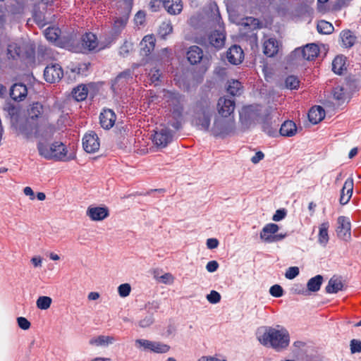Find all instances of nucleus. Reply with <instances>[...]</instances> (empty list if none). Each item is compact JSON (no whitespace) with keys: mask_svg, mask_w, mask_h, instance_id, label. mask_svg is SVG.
<instances>
[{"mask_svg":"<svg viewBox=\"0 0 361 361\" xmlns=\"http://www.w3.org/2000/svg\"><path fill=\"white\" fill-rule=\"evenodd\" d=\"M257 338L265 347H269L276 352L288 348L290 342L288 331L283 326H264L257 330Z\"/></svg>","mask_w":361,"mask_h":361,"instance_id":"1","label":"nucleus"},{"mask_svg":"<svg viewBox=\"0 0 361 361\" xmlns=\"http://www.w3.org/2000/svg\"><path fill=\"white\" fill-rule=\"evenodd\" d=\"M270 114V109L263 108L259 105H250L243 109L240 117L244 116L251 121L260 123L264 132L269 136H274L277 132V128L276 125H273Z\"/></svg>","mask_w":361,"mask_h":361,"instance_id":"2","label":"nucleus"},{"mask_svg":"<svg viewBox=\"0 0 361 361\" xmlns=\"http://www.w3.org/2000/svg\"><path fill=\"white\" fill-rule=\"evenodd\" d=\"M214 108L208 99L199 101L196 105L193 123L200 130H209Z\"/></svg>","mask_w":361,"mask_h":361,"instance_id":"3","label":"nucleus"},{"mask_svg":"<svg viewBox=\"0 0 361 361\" xmlns=\"http://www.w3.org/2000/svg\"><path fill=\"white\" fill-rule=\"evenodd\" d=\"M168 106L171 111V116L172 120L169 121V124L176 130H178L181 126L183 121V103L182 97L178 93L172 92H166L164 94Z\"/></svg>","mask_w":361,"mask_h":361,"instance_id":"4","label":"nucleus"},{"mask_svg":"<svg viewBox=\"0 0 361 361\" xmlns=\"http://www.w3.org/2000/svg\"><path fill=\"white\" fill-rule=\"evenodd\" d=\"M319 53V49L316 44H308L303 47L294 49L288 56L287 61L290 65H301L305 60H314Z\"/></svg>","mask_w":361,"mask_h":361,"instance_id":"5","label":"nucleus"},{"mask_svg":"<svg viewBox=\"0 0 361 361\" xmlns=\"http://www.w3.org/2000/svg\"><path fill=\"white\" fill-rule=\"evenodd\" d=\"M121 9L118 8L116 16L114 18L112 31L114 35L120 34L125 28L132 9V0H120L118 1Z\"/></svg>","mask_w":361,"mask_h":361,"instance_id":"6","label":"nucleus"},{"mask_svg":"<svg viewBox=\"0 0 361 361\" xmlns=\"http://www.w3.org/2000/svg\"><path fill=\"white\" fill-rule=\"evenodd\" d=\"M235 126L233 118L216 117L211 129L215 137H225L233 134Z\"/></svg>","mask_w":361,"mask_h":361,"instance_id":"7","label":"nucleus"},{"mask_svg":"<svg viewBox=\"0 0 361 361\" xmlns=\"http://www.w3.org/2000/svg\"><path fill=\"white\" fill-rule=\"evenodd\" d=\"M135 346L140 350L154 353H166L170 350V346L159 341L139 338L135 341Z\"/></svg>","mask_w":361,"mask_h":361,"instance_id":"8","label":"nucleus"},{"mask_svg":"<svg viewBox=\"0 0 361 361\" xmlns=\"http://www.w3.org/2000/svg\"><path fill=\"white\" fill-rule=\"evenodd\" d=\"M133 79L132 72L130 70H126L121 73L114 79L111 84L112 90L118 94L120 91L125 89L128 84L129 81Z\"/></svg>","mask_w":361,"mask_h":361,"instance_id":"9","label":"nucleus"},{"mask_svg":"<svg viewBox=\"0 0 361 361\" xmlns=\"http://www.w3.org/2000/svg\"><path fill=\"white\" fill-rule=\"evenodd\" d=\"M337 223L336 233L338 237L345 241L350 240L351 238V226L349 219L345 216H339Z\"/></svg>","mask_w":361,"mask_h":361,"instance_id":"10","label":"nucleus"},{"mask_svg":"<svg viewBox=\"0 0 361 361\" xmlns=\"http://www.w3.org/2000/svg\"><path fill=\"white\" fill-rule=\"evenodd\" d=\"M82 146L87 153L96 152L100 147L97 135L93 131L86 133L82 138Z\"/></svg>","mask_w":361,"mask_h":361,"instance_id":"11","label":"nucleus"},{"mask_svg":"<svg viewBox=\"0 0 361 361\" xmlns=\"http://www.w3.org/2000/svg\"><path fill=\"white\" fill-rule=\"evenodd\" d=\"M63 74V70L58 63L47 66L44 71L45 80L50 83L59 82L61 79Z\"/></svg>","mask_w":361,"mask_h":361,"instance_id":"12","label":"nucleus"},{"mask_svg":"<svg viewBox=\"0 0 361 361\" xmlns=\"http://www.w3.org/2000/svg\"><path fill=\"white\" fill-rule=\"evenodd\" d=\"M235 106L233 99L221 97L217 103L218 113L222 117L231 118V115L234 111Z\"/></svg>","mask_w":361,"mask_h":361,"instance_id":"13","label":"nucleus"},{"mask_svg":"<svg viewBox=\"0 0 361 361\" xmlns=\"http://www.w3.org/2000/svg\"><path fill=\"white\" fill-rule=\"evenodd\" d=\"M279 227L277 224L269 223L266 224L262 229L259 237L266 243H272L275 233H278Z\"/></svg>","mask_w":361,"mask_h":361,"instance_id":"14","label":"nucleus"},{"mask_svg":"<svg viewBox=\"0 0 361 361\" xmlns=\"http://www.w3.org/2000/svg\"><path fill=\"white\" fill-rule=\"evenodd\" d=\"M86 214L92 221H102L109 216V212L106 207L90 206Z\"/></svg>","mask_w":361,"mask_h":361,"instance_id":"15","label":"nucleus"},{"mask_svg":"<svg viewBox=\"0 0 361 361\" xmlns=\"http://www.w3.org/2000/svg\"><path fill=\"white\" fill-rule=\"evenodd\" d=\"M172 140L171 132L167 128H161L156 131L154 135L153 141L157 146L164 147Z\"/></svg>","mask_w":361,"mask_h":361,"instance_id":"16","label":"nucleus"},{"mask_svg":"<svg viewBox=\"0 0 361 361\" xmlns=\"http://www.w3.org/2000/svg\"><path fill=\"white\" fill-rule=\"evenodd\" d=\"M226 58L229 63L233 65L240 64L244 59V53L238 45H233L226 53Z\"/></svg>","mask_w":361,"mask_h":361,"instance_id":"17","label":"nucleus"},{"mask_svg":"<svg viewBox=\"0 0 361 361\" xmlns=\"http://www.w3.org/2000/svg\"><path fill=\"white\" fill-rule=\"evenodd\" d=\"M116 118V114L111 109H104L99 116L101 126L104 129L111 128L115 123Z\"/></svg>","mask_w":361,"mask_h":361,"instance_id":"18","label":"nucleus"},{"mask_svg":"<svg viewBox=\"0 0 361 361\" xmlns=\"http://www.w3.org/2000/svg\"><path fill=\"white\" fill-rule=\"evenodd\" d=\"M82 45L88 51H98L102 49L99 46L97 38L93 33H86L82 37Z\"/></svg>","mask_w":361,"mask_h":361,"instance_id":"19","label":"nucleus"},{"mask_svg":"<svg viewBox=\"0 0 361 361\" xmlns=\"http://www.w3.org/2000/svg\"><path fill=\"white\" fill-rule=\"evenodd\" d=\"M353 191V179L348 178L344 183L343 187L341 191L340 203L343 205L346 204L350 200Z\"/></svg>","mask_w":361,"mask_h":361,"instance_id":"20","label":"nucleus"},{"mask_svg":"<svg viewBox=\"0 0 361 361\" xmlns=\"http://www.w3.org/2000/svg\"><path fill=\"white\" fill-rule=\"evenodd\" d=\"M51 152L53 158L56 160L66 161L73 159V157H67L66 146L62 142H55L51 145Z\"/></svg>","mask_w":361,"mask_h":361,"instance_id":"21","label":"nucleus"},{"mask_svg":"<svg viewBox=\"0 0 361 361\" xmlns=\"http://www.w3.org/2000/svg\"><path fill=\"white\" fill-rule=\"evenodd\" d=\"M264 54L272 57L275 56L279 50V42L273 37L265 39L263 42Z\"/></svg>","mask_w":361,"mask_h":361,"instance_id":"22","label":"nucleus"},{"mask_svg":"<svg viewBox=\"0 0 361 361\" xmlns=\"http://www.w3.org/2000/svg\"><path fill=\"white\" fill-rule=\"evenodd\" d=\"M186 56L188 61L191 64L195 65L200 63L203 59V51L202 49L197 46H191L186 53Z\"/></svg>","mask_w":361,"mask_h":361,"instance_id":"23","label":"nucleus"},{"mask_svg":"<svg viewBox=\"0 0 361 361\" xmlns=\"http://www.w3.org/2000/svg\"><path fill=\"white\" fill-rule=\"evenodd\" d=\"M140 54L148 56L154 50L155 47V39L152 35L145 36L140 42Z\"/></svg>","mask_w":361,"mask_h":361,"instance_id":"24","label":"nucleus"},{"mask_svg":"<svg viewBox=\"0 0 361 361\" xmlns=\"http://www.w3.org/2000/svg\"><path fill=\"white\" fill-rule=\"evenodd\" d=\"M27 94V87L22 83L14 84L10 90L11 97L15 101L23 99Z\"/></svg>","mask_w":361,"mask_h":361,"instance_id":"25","label":"nucleus"},{"mask_svg":"<svg viewBox=\"0 0 361 361\" xmlns=\"http://www.w3.org/2000/svg\"><path fill=\"white\" fill-rule=\"evenodd\" d=\"M163 6L171 15L179 14L183 9L181 0H164Z\"/></svg>","mask_w":361,"mask_h":361,"instance_id":"26","label":"nucleus"},{"mask_svg":"<svg viewBox=\"0 0 361 361\" xmlns=\"http://www.w3.org/2000/svg\"><path fill=\"white\" fill-rule=\"evenodd\" d=\"M325 117V111L320 106H313L308 113L310 121L313 124L319 123Z\"/></svg>","mask_w":361,"mask_h":361,"instance_id":"27","label":"nucleus"},{"mask_svg":"<svg viewBox=\"0 0 361 361\" xmlns=\"http://www.w3.org/2000/svg\"><path fill=\"white\" fill-rule=\"evenodd\" d=\"M279 132L282 136L292 137L297 132L296 125L292 121H286L281 125Z\"/></svg>","mask_w":361,"mask_h":361,"instance_id":"28","label":"nucleus"},{"mask_svg":"<svg viewBox=\"0 0 361 361\" xmlns=\"http://www.w3.org/2000/svg\"><path fill=\"white\" fill-rule=\"evenodd\" d=\"M225 39V35L219 31H214L209 37L211 45L217 49H220L224 45Z\"/></svg>","mask_w":361,"mask_h":361,"instance_id":"29","label":"nucleus"},{"mask_svg":"<svg viewBox=\"0 0 361 361\" xmlns=\"http://www.w3.org/2000/svg\"><path fill=\"white\" fill-rule=\"evenodd\" d=\"M115 341V338L113 336H99L91 338L89 343L94 346H108L112 344Z\"/></svg>","mask_w":361,"mask_h":361,"instance_id":"30","label":"nucleus"},{"mask_svg":"<svg viewBox=\"0 0 361 361\" xmlns=\"http://www.w3.org/2000/svg\"><path fill=\"white\" fill-rule=\"evenodd\" d=\"M329 227V222H323L319 226V231L318 235V243L322 245L323 247H325L329 240V233H328V229Z\"/></svg>","mask_w":361,"mask_h":361,"instance_id":"31","label":"nucleus"},{"mask_svg":"<svg viewBox=\"0 0 361 361\" xmlns=\"http://www.w3.org/2000/svg\"><path fill=\"white\" fill-rule=\"evenodd\" d=\"M44 108L39 102L33 103L28 109L29 119H36L42 116Z\"/></svg>","mask_w":361,"mask_h":361,"instance_id":"32","label":"nucleus"},{"mask_svg":"<svg viewBox=\"0 0 361 361\" xmlns=\"http://www.w3.org/2000/svg\"><path fill=\"white\" fill-rule=\"evenodd\" d=\"M88 94L86 85H80L74 88L72 91L73 97L78 102L85 100Z\"/></svg>","mask_w":361,"mask_h":361,"instance_id":"33","label":"nucleus"},{"mask_svg":"<svg viewBox=\"0 0 361 361\" xmlns=\"http://www.w3.org/2000/svg\"><path fill=\"white\" fill-rule=\"evenodd\" d=\"M343 288V283L337 278H331L326 287V291L328 293H336Z\"/></svg>","mask_w":361,"mask_h":361,"instance_id":"34","label":"nucleus"},{"mask_svg":"<svg viewBox=\"0 0 361 361\" xmlns=\"http://www.w3.org/2000/svg\"><path fill=\"white\" fill-rule=\"evenodd\" d=\"M323 282V277L321 275H317L311 278L307 283V290L311 292H317L320 289L321 285Z\"/></svg>","mask_w":361,"mask_h":361,"instance_id":"35","label":"nucleus"},{"mask_svg":"<svg viewBox=\"0 0 361 361\" xmlns=\"http://www.w3.org/2000/svg\"><path fill=\"white\" fill-rule=\"evenodd\" d=\"M344 70H345V58L343 56H336L332 62V71L335 73L341 75Z\"/></svg>","mask_w":361,"mask_h":361,"instance_id":"36","label":"nucleus"},{"mask_svg":"<svg viewBox=\"0 0 361 361\" xmlns=\"http://www.w3.org/2000/svg\"><path fill=\"white\" fill-rule=\"evenodd\" d=\"M343 45L345 47H351L355 42L356 37L350 30H345L341 33Z\"/></svg>","mask_w":361,"mask_h":361,"instance_id":"37","label":"nucleus"},{"mask_svg":"<svg viewBox=\"0 0 361 361\" xmlns=\"http://www.w3.org/2000/svg\"><path fill=\"white\" fill-rule=\"evenodd\" d=\"M333 96L334 98L338 101V104L343 103L348 98V93L345 91L343 87L341 86H337L334 88Z\"/></svg>","mask_w":361,"mask_h":361,"instance_id":"38","label":"nucleus"},{"mask_svg":"<svg viewBox=\"0 0 361 361\" xmlns=\"http://www.w3.org/2000/svg\"><path fill=\"white\" fill-rule=\"evenodd\" d=\"M44 130L42 132L39 128L35 129V133L37 137L47 140L53 135L54 133V128L51 125H45L44 126Z\"/></svg>","mask_w":361,"mask_h":361,"instance_id":"39","label":"nucleus"},{"mask_svg":"<svg viewBox=\"0 0 361 361\" xmlns=\"http://www.w3.org/2000/svg\"><path fill=\"white\" fill-rule=\"evenodd\" d=\"M60 30L55 27H49L44 30V36L47 40L51 42H56L59 35Z\"/></svg>","mask_w":361,"mask_h":361,"instance_id":"40","label":"nucleus"},{"mask_svg":"<svg viewBox=\"0 0 361 361\" xmlns=\"http://www.w3.org/2000/svg\"><path fill=\"white\" fill-rule=\"evenodd\" d=\"M245 27H248L250 30H255L259 27V22L257 18L252 17H246L242 18L240 22L238 23Z\"/></svg>","mask_w":361,"mask_h":361,"instance_id":"41","label":"nucleus"},{"mask_svg":"<svg viewBox=\"0 0 361 361\" xmlns=\"http://www.w3.org/2000/svg\"><path fill=\"white\" fill-rule=\"evenodd\" d=\"M37 149L39 151V154L44 158L47 159H51L53 158V154L51 152V145L49 147L47 145L40 142L37 145Z\"/></svg>","mask_w":361,"mask_h":361,"instance_id":"42","label":"nucleus"},{"mask_svg":"<svg viewBox=\"0 0 361 361\" xmlns=\"http://www.w3.org/2000/svg\"><path fill=\"white\" fill-rule=\"evenodd\" d=\"M317 30L319 33L328 35L333 32L334 27L333 25L326 21V20H320L317 23Z\"/></svg>","mask_w":361,"mask_h":361,"instance_id":"43","label":"nucleus"},{"mask_svg":"<svg viewBox=\"0 0 361 361\" xmlns=\"http://www.w3.org/2000/svg\"><path fill=\"white\" fill-rule=\"evenodd\" d=\"M241 88L242 85L239 81L232 80L228 82L227 91L230 94L235 96L240 94Z\"/></svg>","mask_w":361,"mask_h":361,"instance_id":"44","label":"nucleus"},{"mask_svg":"<svg viewBox=\"0 0 361 361\" xmlns=\"http://www.w3.org/2000/svg\"><path fill=\"white\" fill-rule=\"evenodd\" d=\"M52 300L48 296H40L38 298L36 302L37 308L40 310H47L50 307Z\"/></svg>","mask_w":361,"mask_h":361,"instance_id":"45","label":"nucleus"},{"mask_svg":"<svg viewBox=\"0 0 361 361\" xmlns=\"http://www.w3.org/2000/svg\"><path fill=\"white\" fill-rule=\"evenodd\" d=\"M20 47L15 42L8 44L7 48V54L8 58L16 59L20 54Z\"/></svg>","mask_w":361,"mask_h":361,"instance_id":"46","label":"nucleus"},{"mask_svg":"<svg viewBox=\"0 0 361 361\" xmlns=\"http://www.w3.org/2000/svg\"><path fill=\"white\" fill-rule=\"evenodd\" d=\"M286 87L290 90H296L299 87L300 81L294 75H289L285 80Z\"/></svg>","mask_w":361,"mask_h":361,"instance_id":"47","label":"nucleus"},{"mask_svg":"<svg viewBox=\"0 0 361 361\" xmlns=\"http://www.w3.org/2000/svg\"><path fill=\"white\" fill-rule=\"evenodd\" d=\"M173 27L169 22H164L159 27V35L162 37L165 38L168 35L171 33Z\"/></svg>","mask_w":361,"mask_h":361,"instance_id":"48","label":"nucleus"},{"mask_svg":"<svg viewBox=\"0 0 361 361\" xmlns=\"http://www.w3.org/2000/svg\"><path fill=\"white\" fill-rule=\"evenodd\" d=\"M148 74L151 82L154 83V85H157L161 75L160 70L157 68H152Z\"/></svg>","mask_w":361,"mask_h":361,"instance_id":"49","label":"nucleus"},{"mask_svg":"<svg viewBox=\"0 0 361 361\" xmlns=\"http://www.w3.org/2000/svg\"><path fill=\"white\" fill-rule=\"evenodd\" d=\"M131 287L128 283H123L118 287V292L121 297L125 298L130 295Z\"/></svg>","mask_w":361,"mask_h":361,"instance_id":"50","label":"nucleus"},{"mask_svg":"<svg viewBox=\"0 0 361 361\" xmlns=\"http://www.w3.org/2000/svg\"><path fill=\"white\" fill-rule=\"evenodd\" d=\"M206 298L211 304H216L220 302L221 297L217 291L212 290Z\"/></svg>","mask_w":361,"mask_h":361,"instance_id":"51","label":"nucleus"},{"mask_svg":"<svg viewBox=\"0 0 361 361\" xmlns=\"http://www.w3.org/2000/svg\"><path fill=\"white\" fill-rule=\"evenodd\" d=\"M160 307V304L157 300L149 302L145 305V308L148 314L153 315L154 312H157Z\"/></svg>","mask_w":361,"mask_h":361,"instance_id":"52","label":"nucleus"},{"mask_svg":"<svg viewBox=\"0 0 361 361\" xmlns=\"http://www.w3.org/2000/svg\"><path fill=\"white\" fill-rule=\"evenodd\" d=\"M154 322L153 315L148 314L143 319L140 320L139 326L141 328H147L151 326Z\"/></svg>","mask_w":361,"mask_h":361,"instance_id":"53","label":"nucleus"},{"mask_svg":"<svg viewBox=\"0 0 361 361\" xmlns=\"http://www.w3.org/2000/svg\"><path fill=\"white\" fill-rule=\"evenodd\" d=\"M269 293L274 297L280 298L283 294V290L281 286L276 284L270 288Z\"/></svg>","mask_w":361,"mask_h":361,"instance_id":"54","label":"nucleus"},{"mask_svg":"<svg viewBox=\"0 0 361 361\" xmlns=\"http://www.w3.org/2000/svg\"><path fill=\"white\" fill-rule=\"evenodd\" d=\"M299 274V269L297 267H289L286 272V277L288 279H293Z\"/></svg>","mask_w":361,"mask_h":361,"instance_id":"55","label":"nucleus"},{"mask_svg":"<svg viewBox=\"0 0 361 361\" xmlns=\"http://www.w3.org/2000/svg\"><path fill=\"white\" fill-rule=\"evenodd\" d=\"M286 214L287 212L285 209H277L272 216V220L274 221H279L286 217Z\"/></svg>","mask_w":361,"mask_h":361,"instance_id":"56","label":"nucleus"},{"mask_svg":"<svg viewBox=\"0 0 361 361\" xmlns=\"http://www.w3.org/2000/svg\"><path fill=\"white\" fill-rule=\"evenodd\" d=\"M159 281L165 284H172L174 281V277L170 273H166L159 278Z\"/></svg>","mask_w":361,"mask_h":361,"instance_id":"57","label":"nucleus"},{"mask_svg":"<svg viewBox=\"0 0 361 361\" xmlns=\"http://www.w3.org/2000/svg\"><path fill=\"white\" fill-rule=\"evenodd\" d=\"M350 350L352 353L361 352V341L356 339H353L350 341Z\"/></svg>","mask_w":361,"mask_h":361,"instance_id":"58","label":"nucleus"},{"mask_svg":"<svg viewBox=\"0 0 361 361\" xmlns=\"http://www.w3.org/2000/svg\"><path fill=\"white\" fill-rule=\"evenodd\" d=\"M17 322L19 327L23 330H27L30 327V322L25 317H18Z\"/></svg>","mask_w":361,"mask_h":361,"instance_id":"59","label":"nucleus"},{"mask_svg":"<svg viewBox=\"0 0 361 361\" xmlns=\"http://www.w3.org/2000/svg\"><path fill=\"white\" fill-rule=\"evenodd\" d=\"M145 20V13L144 11H138L134 18L135 23L137 25H142Z\"/></svg>","mask_w":361,"mask_h":361,"instance_id":"60","label":"nucleus"},{"mask_svg":"<svg viewBox=\"0 0 361 361\" xmlns=\"http://www.w3.org/2000/svg\"><path fill=\"white\" fill-rule=\"evenodd\" d=\"M218 268L219 264L215 260L209 261L206 265V269L210 273L216 271Z\"/></svg>","mask_w":361,"mask_h":361,"instance_id":"61","label":"nucleus"},{"mask_svg":"<svg viewBox=\"0 0 361 361\" xmlns=\"http://www.w3.org/2000/svg\"><path fill=\"white\" fill-rule=\"evenodd\" d=\"M130 47H131L130 44H129L128 42H125L123 44V45L121 46L120 48V51H119L120 54L121 56H123V57L126 56L129 52V49Z\"/></svg>","mask_w":361,"mask_h":361,"instance_id":"62","label":"nucleus"},{"mask_svg":"<svg viewBox=\"0 0 361 361\" xmlns=\"http://www.w3.org/2000/svg\"><path fill=\"white\" fill-rule=\"evenodd\" d=\"M219 245V241L216 238H209L207 240V247L209 249H215Z\"/></svg>","mask_w":361,"mask_h":361,"instance_id":"63","label":"nucleus"},{"mask_svg":"<svg viewBox=\"0 0 361 361\" xmlns=\"http://www.w3.org/2000/svg\"><path fill=\"white\" fill-rule=\"evenodd\" d=\"M197 361H226L225 359H220L213 356H202Z\"/></svg>","mask_w":361,"mask_h":361,"instance_id":"64","label":"nucleus"}]
</instances>
